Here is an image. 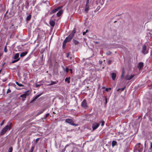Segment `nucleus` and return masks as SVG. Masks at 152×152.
Wrapping results in <instances>:
<instances>
[{
    "instance_id": "obj_1",
    "label": "nucleus",
    "mask_w": 152,
    "mask_h": 152,
    "mask_svg": "<svg viewBox=\"0 0 152 152\" xmlns=\"http://www.w3.org/2000/svg\"><path fill=\"white\" fill-rule=\"evenodd\" d=\"M10 124L9 125H7L0 132V135H3L7 131V130H10L11 129V127L10 126V124Z\"/></svg>"
},
{
    "instance_id": "obj_2",
    "label": "nucleus",
    "mask_w": 152,
    "mask_h": 152,
    "mask_svg": "<svg viewBox=\"0 0 152 152\" xmlns=\"http://www.w3.org/2000/svg\"><path fill=\"white\" fill-rule=\"evenodd\" d=\"M148 49L147 48L146 46L144 45L142 49V52L144 54H146L148 53Z\"/></svg>"
},
{
    "instance_id": "obj_3",
    "label": "nucleus",
    "mask_w": 152,
    "mask_h": 152,
    "mask_svg": "<svg viewBox=\"0 0 152 152\" xmlns=\"http://www.w3.org/2000/svg\"><path fill=\"white\" fill-rule=\"evenodd\" d=\"M65 122L73 126H77V125L74 124V122L72 120L69 118L66 119L65 120Z\"/></svg>"
},
{
    "instance_id": "obj_4",
    "label": "nucleus",
    "mask_w": 152,
    "mask_h": 152,
    "mask_svg": "<svg viewBox=\"0 0 152 152\" xmlns=\"http://www.w3.org/2000/svg\"><path fill=\"white\" fill-rule=\"evenodd\" d=\"M81 106L85 108H87L88 107V106L87 104L86 101V99H84L82 102L81 104Z\"/></svg>"
},
{
    "instance_id": "obj_5",
    "label": "nucleus",
    "mask_w": 152,
    "mask_h": 152,
    "mask_svg": "<svg viewBox=\"0 0 152 152\" xmlns=\"http://www.w3.org/2000/svg\"><path fill=\"white\" fill-rule=\"evenodd\" d=\"M53 17V16H52L50 21V25L52 27H54L55 25V22L54 20Z\"/></svg>"
},
{
    "instance_id": "obj_6",
    "label": "nucleus",
    "mask_w": 152,
    "mask_h": 152,
    "mask_svg": "<svg viewBox=\"0 0 152 152\" xmlns=\"http://www.w3.org/2000/svg\"><path fill=\"white\" fill-rule=\"evenodd\" d=\"M73 37V36L70 34L68 37L66 38L64 41L66 42H69L72 39Z\"/></svg>"
},
{
    "instance_id": "obj_7",
    "label": "nucleus",
    "mask_w": 152,
    "mask_h": 152,
    "mask_svg": "<svg viewBox=\"0 0 152 152\" xmlns=\"http://www.w3.org/2000/svg\"><path fill=\"white\" fill-rule=\"evenodd\" d=\"M144 64L142 62H140L139 63L138 65V68L139 70H140L143 67Z\"/></svg>"
},
{
    "instance_id": "obj_8",
    "label": "nucleus",
    "mask_w": 152,
    "mask_h": 152,
    "mask_svg": "<svg viewBox=\"0 0 152 152\" xmlns=\"http://www.w3.org/2000/svg\"><path fill=\"white\" fill-rule=\"evenodd\" d=\"M62 7V6H60L57 8H56L52 10L50 12V14H53L56 12L58 11L59 9H61Z\"/></svg>"
},
{
    "instance_id": "obj_9",
    "label": "nucleus",
    "mask_w": 152,
    "mask_h": 152,
    "mask_svg": "<svg viewBox=\"0 0 152 152\" xmlns=\"http://www.w3.org/2000/svg\"><path fill=\"white\" fill-rule=\"evenodd\" d=\"M134 75H131V76H129V75H127L126 76V78L127 80H129L132 78L134 77Z\"/></svg>"
},
{
    "instance_id": "obj_10",
    "label": "nucleus",
    "mask_w": 152,
    "mask_h": 152,
    "mask_svg": "<svg viewBox=\"0 0 152 152\" xmlns=\"http://www.w3.org/2000/svg\"><path fill=\"white\" fill-rule=\"evenodd\" d=\"M141 148H143L142 146L141 145L140 143H137L136 145L135 149L139 150Z\"/></svg>"
},
{
    "instance_id": "obj_11",
    "label": "nucleus",
    "mask_w": 152,
    "mask_h": 152,
    "mask_svg": "<svg viewBox=\"0 0 152 152\" xmlns=\"http://www.w3.org/2000/svg\"><path fill=\"white\" fill-rule=\"evenodd\" d=\"M111 77L113 80H115V77H116V74L114 72L112 73Z\"/></svg>"
},
{
    "instance_id": "obj_12",
    "label": "nucleus",
    "mask_w": 152,
    "mask_h": 152,
    "mask_svg": "<svg viewBox=\"0 0 152 152\" xmlns=\"http://www.w3.org/2000/svg\"><path fill=\"white\" fill-rule=\"evenodd\" d=\"M63 11L62 10H60L56 14V15L58 17L60 16L62 13Z\"/></svg>"
},
{
    "instance_id": "obj_13",
    "label": "nucleus",
    "mask_w": 152,
    "mask_h": 152,
    "mask_svg": "<svg viewBox=\"0 0 152 152\" xmlns=\"http://www.w3.org/2000/svg\"><path fill=\"white\" fill-rule=\"evenodd\" d=\"M27 53V52L26 51L21 53L20 54V56L21 57H23L26 55Z\"/></svg>"
},
{
    "instance_id": "obj_14",
    "label": "nucleus",
    "mask_w": 152,
    "mask_h": 152,
    "mask_svg": "<svg viewBox=\"0 0 152 152\" xmlns=\"http://www.w3.org/2000/svg\"><path fill=\"white\" fill-rule=\"evenodd\" d=\"M19 57V53H16L15 55L14 56V58L15 59H20V58H18Z\"/></svg>"
},
{
    "instance_id": "obj_15",
    "label": "nucleus",
    "mask_w": 152,
    "mask_h": 152,
    "mask_svg": "<svg viewBox=\"0 0 152 152\" xmlns=\"http://www.w3.org/2000/svg\"><path fill=\"white\" fill-rule=\"evenodd\" d=\"M42 94V93L40 94H39L37 95V96H35V97H34L33 100L35 101L36 99L39 97Z\"/></svg>"
},
{
    "instance_id": "obj_16",
    "label": "nucleus",
    "mask_w": 152,
    "mask_h": 152,
    "mask_svg": "<svg viewBox=\"0 0 152 152\" xmlns=\"http://www.w3.org/2000/svg\"><path fill=\"white\" fill-rule=\"evenodd\" d=\"M143 150V148L140 149L139 150L138 149H135L134 150V152H141Z\"/></svg>"
},
{
    "instance_id": "obj_17",
    "label": "nucleus",
    "mask_w": 152,
    "mask_h": 152,
    "mask_svg": "<svg viewBox=\"0 0 152 152\" xmlns=\"http://www.w3.org/2000/svg\"><path fill=\"white\" fill-rule=\"evenodd\" d=\"M124 73H125L124 69L123 68L122 70V73H121V79H122L123 78L124 75Z\"/></svg>"
},
{
    "instance_id": "obj_18",
    "label": "nucleus",
    "mask_w": 152,
    "mask_h": 152,
    "mask_svg": "<svg viewBox=\"0 0 152 152\" xmlns=\"http://www.w3.org/2000/svg\"><path fill=\"white\" fill-rule=\"evenodd\" d=\"M150 147L149 148L148 151H149L151 152L152 151V142H150Z\"/></svg>"
},
{
    "instance_id": "obj_19",
    "label": "nucleus",
    "mask_w": 152,
    "mask_h": 152,
    "mask_svg": "<svg viewBox=\"0 0 152 152\" xmlns=\"http://www.w3.org/2000/svg\"><path fill=\"white\" fill-rule=\"evenodd\" d=\"M28 95L27 93L24 94L20 96V97H23L24 98H26V96Z\"/></svg>"
},
{
    "instance_id": "obj_20",
    "label": "nucleus",
    "mask_w": 152,
    "mask_h": 152,
    "mask_svg": "<svg viewBox=\"0 0 152 152\" xmlns=\"http://www.w3.org/2000/svg\"><path fill=\"white\" fill-rule=\"evenodd\" d=\"M117 143V142L115 140H113L112 143V146L113 147L114 146H115V145Z\"/></svg>"
},
{
    "instance_id": "obj_21",
    "label": "nucleus",
    "mask_w": 152,
    "mask_h": 152,
    "mask_svg": "<svg viewBox=\"0 0 152 152\" xmlns=\"http://www.w3.org/2000/svg\"><path fill=\"white\" fill-rule=\"evenodd\" d=\"M75 32H76V29L74 28L73 29L72 32L70 34H71V35H72V36H74Z\"/></svg>"
},
{
    "instance_id": "obj_22",
    "label": "nucleus",
    "mask_w": 152,
    "mask_h": 152,
    "mask_svg": "<svg viewBox=\"0 0 152 152\" xmlns=\"http://www.w3.org/2000/svg\"><path fill=\"white\" fill-rule=\"evenodd\" d=\"M70 77L66 78L65 79V81L67 82L68 83H70Z\"/></svg>"
},
{
    "instance_id": "obj_23",
    "label": "nucleus",
    "mask_w": 152,
    "mask_h": 152,
    "mask_svg": "<svg viewBox=\"0 0 152 152\" xmlns=\"http://www.w3.org/2000/svg\"><path fill=\"white\" fill-rule=\"evenodd\" d=\"M89 6L88 5H86V8L85 10V11L86 12H87L88 10Z\"/></svg>"
},
{
    "instance_id": "obj_24",
    "label": "nucleus",
    "mask_w": 152,
    "mask_h": 152,
    "mask_svg": "<svg viewBox=\"0 0 152 152\" xmlns=\"http://www.w3.org/2000/svg\"><path fill=\"white\" fill-rule=\"evenodd\" d=\"M31 15H29L27 17L26 20L27 21H29L31 19Z\"/></svg>"
},
{
    "instance_id": "obj_25",
    "label": "nucleus",
    "mask_w": 152,
    "mask_h": 152,
    "mask_svg": "<svg viewBox=\"0 0 152 152\" xmlns=\"http://www.w3.org/2000/svg\"><path fill=\"white\" fill-rule=\"evenodd\" d=\"M16 83L20 87H23L24 85L21 84L19 83L18 82H16Z\"/></svg>"
},
{
    "instance_id": "obj_26",
    "label": "nucleus",
    "mask_w": 152,
    "mask_h": 152,
    "mask_svg": "<svg viewBox=\"0 0 152 152\" xmlns=\"http://www.w3.org/2000/svg\"><path fill=\"white\" fill-rule=\"evenodd\" d=\"M73 41L75 45H77L79 43V42L76 40L73 39Z\"/></svg>"
},
{
    "instance_id": "obj_27",
    "label": "nucleus",
    "mask_w": 152,
    "mask_h": 152,
    "mask_svg": "<svg viewBox=\"0 0 152 152\" xmlns=\"http://www.w3.org/2000/svg\"><path fill=\"white\" fill-rule=\"evenodd\" d=\"M99 123L100 124H101V126H104V121H102L101 122H99Z\"/></svg>"
},
{
    "instance_id": "obj_28",
    "label": "nucleus",
    "mask_w": 152,
    "mask_h": 152,
    "mask_svg": "<svg viewBox=\"0 0 152 152\" xmlns=\"http://www.w3.org/2000/svg\"><path fill=\"white\" fill-rule=\"evenodd\" d=\"M57 83V82L56 81H52L51 82V83L50 84V85H52L54 84H56Z\"/></svg>"
},
{
    "instance_id": "obj_29",
    "label": "nucleus",
    "mask_w": 152,
    "mask_h": 152,
    "mask_svg": "<svg viewBox=\"0 0 152 152\" xmlns=\"http://www.w3.org/2000/svg\"><path fill=\"white\" fill-rule=\"evenodd\" d=\"M19 60V59H15V60L12 61V64L14 63L15 62L18 61Z\"/></svg>"
},
{
    "instance_id": "obj_30",
    "label": "nucleus",
    "mask_w": 152,
    "mask_h": 152,
    "mask_svg": "<svg viewBox=\"0 0 152 152\" xmlns=\"http://www.w3.org/2000/svg\"><path fill=\"white\" fill-rule=\"evenodd\" d=\"M44 111V110H40V111H39L37 114V115H39V114H41V113H42Z\"/></svg>"
},
{
    "instance_id": "obj_31",
    "label": "nucleus",
    "mask_w": 152,
    "mask_h": 152,
    "mask_svg": "<svg viewBox=\"0 0 152 152\" xmlns=\"http://www.w3.org/2000/svg\"><path fill=\"white\" fill-rule=\"evenodd\" d=\"M67 42H66L64 40V41L63 42V47L64 48V47L66 45V43Z\"/></svg>"
},
{
    "instance_id": "obj_32",
    "label": "nucleus",
    "mask_w": 152,
    "mask_h": 152,
    "mask_svg": "<svg viewBox=\"0 0 152 152\" xmlns=\"http://www.w3.org/2000/svg\"><path fill=\"white\" fill-rule=\"evenodd\" d=\"M12 147H10L9 148L8 151V152H12Z\"/></svg>"
},
{
    "instance_id": "obj_33",
    "label": "nucleus",
    "mask_w": 152,
    "mask_h": 152,
    "mask_svg": "<svg viewBox=\"0 0 152 152\" xmlns=\"http://www.w3.org/2000/svg\"><path fill=\"white\" fill-rule=\"evenodd\" d=\"M100 124L99 123H96V129L99 126Z\"/></svg>"
},
{
    "instance_id": "obj_34",
    "label": "nucleus",
    "mask_w": 152,
    "mask_h": 152,
    "mask_svg": "<svg viewBox=\"0 0 152 152\" xmlns=\"http://www.w3.org/2000/svg\"><path fill=\"white\" fill-rule=\"evenodd\" d=\"M111 88H107L105 89V91H106L107 92H108L109 91L111 90Z\"/></svg>"
},
{
    "instance_id": "obj_35",
    "label": "nucleus",
    "mask_w": 152,
    "mask_h": 152,
    "mask_svg": "<svg viewBox=\"0 0 152 152\" xmlns=\"http://www.w3.org/2000/svg\"><path fill=\"white\" fill-rule=\"evenodd\" d=\"M126 88V87L125 86L124 87L121 88H119V89H118V91L119 90H121V91H123L125 89V88Z\"/></svg>"
},
{
    "instance_id": "obj_36",
    "label": "nucleus",
    "mask_w": 152,
    "mask_h": 152,
    "mask_svg": "<svg viewBox=\"0 0 152 152\" xmlns=\"http://www.w3.org/2000/svg\"><path fill=\"white\" fill-rule=\"evenodd\" d=\"M7 47H6V45L5 47L4 48V51L5 52L7 53Z\"/></svg>"
},
{
    "instance_id": "obj_37",
    "label": "nucleus",
    "mask_w": 152,
    "mask_h": 152,
    "mask_svg": "<svg viewBox=\"0 0 152 152\" xmlns=\"http://www.w3.org/2000/svg\"><path fill=\"white\" fill-rule=\"evenodd\" d=\"M112 53V52L110 51H109L107 53V55H110Z\"/></svg>"
},
{
    "instance_id": "obj_38",
    "label": "nucleus",
    "mask_w": 152,
    "mask_h": 152,
    "mask_svg": "<svg viewBox=\"0 0 152 152\" xmlns=\"http://www.w3.org/2000/svg\"><path fill=\"white\" fill-rule=\"evenodd\" d=\"M41 85L40 84H35L36 87L38 88V87H39V86H40Z\"/></svg>"
},
{
    "instance_id": "obj_39",
    "label": "nucleus",
    "mask_w": 152,
    "mask_h": 152,
    "mask_svg": "<svg viewBox=\"0 0 152 152\" xmlns=\"http://www.w3.org/2000/svg\"><path fill=\"white\" fill-rule=\"evenodd\" d=\"M11 92V90L9 89H8V90H7V93H10Z\"/></svg>"
},
{
    "instance_id": "obj_40",
    "label": "nucleus",
    "mask_w": 152,
    "mask_h": 152,
    "mask_svg": "<svg viewBox=\"0 0 152 152\" xmlns=\"http://www.w3.org/2000/svg\"><path fill=\"white\" fill-rule=\"evenodd\" d=\"M100 9V6H98L96 9L97 11L99 10Z\"/></svg>"
},
{
    "instance_id": "obj_41",
    "label": "nucleus",
    "mask_w": 152,
    "mask_h": 152,
    "mask_svg": "<svg viewBox=\"0 0 152 152\" xmlns=\"http://www.w3.org/2000/svg\"><path fill=\"white\" fill-rule=\"evenodd\" d=\"M89 2V0H87L86 2V5H88V4Z\"/></svg>"
},
{
    "instance_id": "obj_42",
    "label": "nucleus",
    "mask_w": 152,
    "mask_h": 152,
    "mask_svg": "<svg viewBox=\"0 0 152 152\" xmlns=\"http://www.w3.org/2000/svg\"><path fill=\"white\" fill-rule=\"evenodd\" d=\"M92 128H93V130H95V125H93V126H92Z\"/></svg>"
},
{
    "instance_id": "obj_43",
    "label": "nucleus",
    "mask_w": 152,
    "mask_h": 152,
    "mask_svg": "<svg viewBox=\"0 0 152 152\" xmlns=\"http://www.w3.org/2000/svg\"><path fill=\"white\" fill-rule=\"evenodd\" d=\"M107 98H105V104H106L107 103Z\"/></svg>"
},
{
    "instance_id": "obj_44",
    "label": "nucleus",
    "mask_w": 152,
    "mask_h": 152,
    "mask_svg": "<svg viewBox=\"0 0 152 152\" xmlns=\"http://www.w3.org/2000/svg\"><path fill=\"white\" fill-rule=\"evenodd\" d=\"M49 115V114L48 113L46 115V116L45 117V118H46L47 117H48Z\"/></svg>"
},
{
    "instance_id": "obj_45",
    "label": "nucleus",
    "mask_w": 152,
    "mask_h": 152,
    "mask_svg": "<svg viewBox=\"0 0 152 152\" xmlns=\"http://www.w3.org/2000/svg\"><path fill=\"white\" fill-rule=\"evenodd\" d=\"M4 120H3L2 121V123H1V126H2V125H3V124H4Z\"/></svg>"
},
{
    "instance_id": "obj_46",
    "label": "nucleus",
    "mask_w": 152,
    "mask_h": 152,
    "mask_svg": "<svg viewBox=\"0 0 152 152\" xmlns=\"http://www.w3.org/2000/svg\"><path fill=\"white\" fill-rule=\"evenodd\" d=\"M66 72H67L68 71H69V69H68V68H66Z\"/></svg>"
},
{
    "instance_id": "obj_47",
    "label": "nucleus",
    "mask_w": 152,
    "mask_h": 152,
    "mask_svg": "<svg viewBox=\"0 0 152 152\" xmlns=\"http://www.w3.org/2000/svg\"><path fill=\"white\" fill-rule=\"evenodd\" d=\"M112 61L110 60H109L108 61V64H110L111 63Z\"/></svg>"
},
{
    "instance_id": "obj_48",
    "label": "nucleus",
    "mask_w": 152,
    "mask_h": 152,
    "mask_svg": "<svg viewBox=\"0 0 152 152\" xmlns=\"http://www.w3.org/2000/svg\"><path fill=\"white\" fill-rule=\"evenodd\" d=\"M86 32L84 31L83 32V35H86Z\"/></svg>"
},
{
    "instance_id": "obj_49",
    "label": "nucleus",
    "mask_w": 152,
    "mask_h": 152,
    "mask_svg": "<svg viewBox=\"0 0 152 152\" xmlns=\"http://www.w3.org/2000/svg\"><path fill=\"white\" fill-rule=\"evenodd\" d=\"M88 29H87L86 30V33H87V32H88Z\"/></svg>"
},
{
    "instance_id": "obj_50",
    "label": "nucleus",
    "mask_w": 152,
    "mask_h": 152,
    "mask_svg": "<svg viewBox=\"0 0 152 152\" xmlns=\"http://www.w3.org/2000/svg\"><path fill=\"white\" fill-rule=\"evenodd\" d=\"M39 140V138L37 139L36 140V142H37V141H38V140Z\"/></svg>"
},
{
    "instance_id": "obj_51",
    "label": "nucleus",
    "mask_w": 152,
    "mask_h": 152,
    "mask_svg": "<svg viewBox=\"0 0 152 152\" xmlns=\"http://www.w3.org/2000/svg\"><path fill=\"white\" fill-rule=\"evenodd\" d=\"M102 62V61H100V64H99V65H101V63Z\"/></svg>"
},
{
    "instance_id": "obj_52",
    "label": "nucleus",
    "mask_w": 152,
    "mask_h": 152,
    "mask_svg": "<svg viewBox=\"0 0 152 152\" xmlns=\"http://www.w3.org/2000/svg\"><path fill=\"white\" fill-rule=\"evenodd\" d=\"M69 53L67 54V57H68V56H69Z\"/></svg>"
},
{
    "instance_id": "obj_53",
    "label": "nucleus",
    "mask_w": 152,
    "mask_h": 152,
    "mask_svg": "<svg viewBox=\"0 0 152 152\" xmlns=\"http://www.w3.org/2000/svg\"><path fill=\"white\" fill-rule=\"evenodd\" d=\"M68 146V145H66L65 147L66 148V147H67V146Z\"/></svg>"
},
{
    "instance_id": "obj_54",
    "label": "nucleus",
    "mask_w": 152,
    "mask_h": 152,
    "mask_svg": "<svg viewBox=\"0 0 152 152\" xmlns=\"http://www.w3.org/2000/svg\"><path fill=\"white\" fill-rule=\"evenodd\" d=\"M104 88H105V87H102V89H104Z\"/></svg>"
},
{
    "instance_id": "obj_55",
    "label": "nucleus",
    "mask_w": 152,
    "mask_h": 152,
    "mask_svg": "<svg viewBox=\"0 0 152 152\" xmlns=\"http://www.w3.org/2000/svg\"><path fill=\"white\" fill-rule=\"evenodd\" d=\"M69 70H70V71H72V69H69Z\"/></svg>"
},
{
    "instance_id": "obj_56",
    "label": "nucleus",
    "mask_w": 152,
    "mask_h": 152,
    "mask_svg": "<svg viewBox=\"0 0 152 152\" xmlns=\"http://www.w3.org/2000/svg\"><path fill=\"white\" fill-rule=\"evenodd\" d=\"M104 68V67H102V69H103Z\"/></svg>"
},
{
    "instance_id": "obj_57",
    "label": "nucleus",
    "mask_w": 152,
    "mask_h": 152,
    "mask_svg": "<svg viewBox=\"0 0 152 152\" xmlns=\"http://www.w3.org/2000/svg\"><path fill=\"white\" fill-rule=\"evenodd\" d=\"M100 69H98V70H100Z\"/></svg>"
},
{
    "instance_id": "obj_58",
    "label": "nucleus",
    "mask_w": 152,
    "mask_h": 152,
    "mask_svg": "<svg viewBox=\"0 0 152 152\" xmlns=\"http://www.w3.org/2000/svg\"><path fill=\"white\" fill-rule=\"evenodd\" d=\"M97 42H95L96 44Z\"/></svg>"
},
{
    "instance_id": "obj_59",
    "label": "nucleus",
    "mask_w": 152,
    "mask_h": 152,
    "mask_svg": "<svg viewBox=\"0 0 152 152\" xmlns=\"http://www.w3.org/2000/svg\"><path fill=\"white\" fill-rule=\"evenodd\" d=\"M145 144H146V143H145Z\"/></svg>"
}]
</instances>
